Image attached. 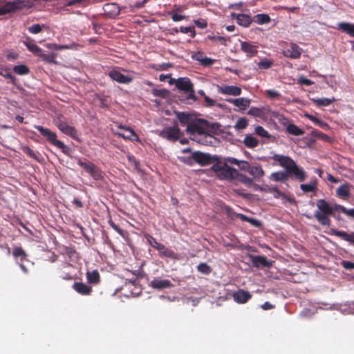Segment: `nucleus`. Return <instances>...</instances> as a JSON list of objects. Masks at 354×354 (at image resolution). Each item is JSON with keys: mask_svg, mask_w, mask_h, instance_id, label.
Returning <instances> with one entry per match:
<instances>
[{"mask_svg": "<svg viewBox=\"0 0 354 354\" xmlns=\"http://www.w3.org/2000/svg\"><path fill=\"white\" fill-rule=\"evenodd\" d=\"M338 28L342 31L354 37V24L342 22L338 24Z\"/></svg>", "mask_w": 354, "mask_h": 354, "instance_id": "25", "label": "nucleus"}, {"mask_svg": "<svg viewBox=\"0 0 354 354\" xmlns=\"http://www.w3.org/2000/svg\"><path fill=\"white\" fill-rule=\"evenodd\" d=\"M237 22L239 25L248 27L251 24L250 17L245 14H239L236 17Z\"/></svg>", "mask_w": 354, "mask_h": 354, "instance_id": "30", "label": "nucleus"}, {"mask_svg": "<svg viewBox=\"0 0 354 354\" xmlns=\"http://www.w3.org/2000/svg\"><path fill=\"white\" fill-rule=\"evenodd\" d=\"M243 142L248 147L254 148L258 145L259 141L252 136H247L245 138Z\"/></svg>", "mask_w": 354, "mask_h": 354, "instance_id": "35", "label": "nucleus"}, {"mask_svg": "<svg viewBox=\"0 0 354 354\" xmlns=\"http://www.w3.org/2000/svg\"><path fill=\"white\" fill-rule=\"evenodd\" d=\"M166 246L162 243H159L156 248L155 249H156L157 250H158L159 253H160V256L162 254V253L163 252V251L166 249Z\"/></svg>", "mask_w": 354, "mask_h": 354, "instance_id": "62", "label": "nucleus"}, {"mask_svg": "<svg viewBox=\"0 0 354 354\" xmlns=\"http://www.w3.org/2000/svg\"><path fill=\"white\" fill-rule=\"evenodd\" d=\"M64 134L71 136L73 138H75L77 136V130L76 129L69 125L67 122H66L59 129Z\"/></svg>", "mask_w": 354, "mask_h": 354, "instance_id": "26", "label": "nucleus"}, {"mask_svg": "<svg viewBox=\"0 0 354 354\" xmlns=\"http://www.w3.org/2000/svg\"><path fill=\"white\" fill-rule=\"evenodd\" d=\"M266 95L270 99L278 98L280 96L279 93L275 90H268L266 91Z\"/></svg>", "mask_w": 354, "mask_h": 354, "instance_id": "51", "label": "nucleus"}, {"mask_svg": "<svg viewBox=\"0 0 354 354\" xmlns=\"http://www.w3.org/2000/svg\"><path fill=\"white\" fill-rule=\"evenodd\" d=\"M317 182L316 179L312 180L308 184H301L300 189L304 192H311L317 189Z\"/></svg>", "mask_w": 354, "mask_h": 354, "instance_id": "27", "label": "nucleus"}, {"mask_svg": "<svg viewBox=\"0 0 354 354\" xmlns=\"http://www.w3.org/2000/svg\"><path fill=\"white\" fill-rule=\"evenodd\" d=\"M333 234L346 241L349 242L350 243L354 245V232L348 234L344 231L333 230Z\"/></svg>", "mask_w": 354, "mask_h": 354, "instance_id": "19", "label": "nucleus"}, {"mask_svg": "<svg viewBox=\"0 0 354 354\" xmlns=\"http://www.w3.org/2000/svg\"><path fill=\"white\" fill-rule=\"evenodd\" d=\"M248 125V120L245 118H239L235 124V129L240 130L244 129Z\"/></svg>", "mask_w": 354, "mask_h": 354, "instance_id": "44", "label": "nucleus"}, {"mask_svg": "<svg viewBox=\"0 0 354 354\" xmlns=\"http://www.w3.org/2000/svg\"><path fill=\"white\" fill-rule=\"evenodd\" d=\"M104 10L106 12H109V11H113L115 13H118V7L115 4H106L104 6Z\"/></svg>", "mask_w": 354, "mask_h": 354, "instance_id": "52", "label": "nucleus"}, {"mask_svg": "<svg viewBox=\"0 0 354 354\" xmlns=\"http://www.w3.org/2000/svg\"><path fill=\"white\" fill-rule=\"evenodd\" d=\"M228 101L242 110H245L250 104V100L244 97L231 99Z\"/></svg>", "mask_w": 354, "mask_h": 354, "instance_id": "23", "label": "nucleus"}, {"mask_svg": "<svg viewBox=\"0 0 354 354\" xmlns=\"http://www.w3.org/2000/svg\"><path fill=\"white\" fill-rule=\"evenodd\" d=\"M313 101L316 103L317 106H326L330 105L332 102L335 101L334 97L332 98H319L314 99Z\"/></svg>", "mask_w": 354, "mask_h": 354, "instance_id": "34", "label": "nucleus"}, {"mask_svg": "<svg viewBox=\"0 0 354 354\" xmlns=\"http://www.w3.org/2000/svg\"><path fill=\"white\" fill-rule=\"evenodd\" d=\"M233 299L238 304H245L252 297V295L243 289H239L233 293Z\"/></svg>", "mask_w": 354, "mask_h": 354, "instance_id": "13", "label": "nucleus"}, {"mask_svg": "<svg viewBox=\"0 0 354 354\" xmlns=\"http://www.w3.org/2000/svg\"><path fill=\"white\" fill-rule=\"evenodd\" d=\"M238 216L242 220V221H249L250 223L255 225H257V220H254L253 218H248L246 216L243 215V214H239Z\"/></svg>", "mask_w": 354, "mask_h": 354, "instance_id": "56", "label": "nucleus"}, {"mask_svg": "<svg viewBox=\"0 0 354 354\" xmlns=\"http://www.w3.org/2000/svg\"><path fill=\"white\" fill-rule=\"evenodd\" d=\"M110 226L115 230L118 234L123 236V230H122L118 225H117L112 220L109 221Z\"/></svg>", "mask_w": 354, "mask_h": 354, "instance_id": "53", "label": "nucleus"}, {"mask_svg": "<svg viewBox=\"0 0 354 354\" xmlns=\"http://www.w3.org/2000/svg\"><path fill=\"white\" fill-rule=\"evenodd\" d=\"M35 128L38 129L41 135H43L44 138L53 145L59 149L64 148V144L60 140H57V135L55 133L41 126H36ZM63 152L66 153L64 149H63Z\"/></svg>", "mask_w": 354, "mask_h": 354, "instance_id": "8", "label": "nucleus"}, {"mask_svg": "<svg viewBox=\"0 0 354 354\" xmlns=\"http://www.w3.org/2000/svg\"><path fill=\"white\" fill-rule=\"evenodd\" d=\"M181 133L176 123L173 127H166L160 132V136L171 141L177 140L181 137Z\"/></svg>", "mask_w": 354, "mask_h": 354, "instance_id": "9", "label": "nucleus"}, {"mask_svg": "<svg viewBox=\"0 0 354 354\" xmlns=\"http://www.w3.org/2000/svg\"><path fill=\"white\" fill-rule=\"evenodd\" d=\"M14 72L19 75H26L28 73L29 70L28 67L24 65L15 66L13 68Z\"/></svg>", "mask_w": 354, "mask_h": 354, "instance_id": "43", "label": "nucleus"}, {"mask_svg": "<svg viewBox=\"0 0 354 354\" xmlns=\"http://www.w3.org/2000/svg\"><path fill=\"white\" fill-rule=\"evenodd\" d=\"M119 131L117 132V133L125 138L129 139L131 140H138V136L136 134L134 131L131 129V128L125 127L122 125H120L118 127Z\"/></svg>", "mask_w": 354, "mask_h": 354, "instance_id": "14", "label": "nucleus"}, {"mask_svg": "<svg viewBox=\"0 0 354 354\" xmlns=\"http://www.w3.org/2000/svg\"><path fill=\"white\" fill-rule=\"evenodd\" d=\"M73 288L82 295H90L93 292L92 287L82 282H75Z\"/></svg>", "mask_w": 354, "mask_h": 354, "instance_id": "16", "label": "nucleus"}, {"mask_svg": "<svg viewBox=\"0 0 354 354\" xmlns=\"http://www.w3.org/2000/svg\"><path fill=\"white\" fill-rule=\"evenodd\" d=\"M283 55L292 59H297L301 56V49L295 44H291L290 47L283 51Z\"/></svg>", "mask_w": 354, "mask_h": 354, "instance_id": "15", "label": "nucleus"}, {"mask_svg": "<svg viewBox=\"0 0 354 354\" xmlns=\"http://www.w3.org/2000/svg\"><path fill=\"white\" fill-rule=\"evenodd\" d=\"M220 93L233 96L239 95L241 93V88L236 86H224L218 88Z\"/></svg>", "mask_w": 354, "mask_h": 354, "instance_id": "18", "label": "nucleus"}, {"mask_svg": "<svg viewBox=\"0 0 354 354\" xmlns=\"http://www.w3.org/2000/svg\"><path fill=\"white\" fill-rule=\"evenodd\" d=\"M44 61L48 63L57 64L55 61V55L54 53L44 54L42 52L39 55Z\"/></svg>", "mask_w": 354, "mask_h": 354, "instance_id": "40", "label": "nucleus"}, {"mask_svg": "<svg viewBox=\"0 0 354 354\" xmlns=\"http://www.w3.org/2000/svg\"><path fill=\"white\" fill-rule=\"evenodd\" d=\"M342 265L344 268L346 270H352L354 269V263L349 261H344L342 263Z\"/></svg>", "mask_w": 354, "mask_h": 354, "instance_id": "54", "label": "nucleus"}, {"mask_svg": "<svg viewBox=\"0 0 354 354\" xmlns=\"http://www.w3.org/2000/svg\"><path fill=\"white\" fill-rule=\"evenodd\" d=\"M197 270L204 274H209L212 272V268L206 263H201L197 266Z\"/></svg>", "mask_w": 354, "mask_h": 354, "instance_id": "37", "label": "nucleus"}, {"mask_svg": "<svg viewBox=\"0 0 354 354\" xmlns=\"http://www.w3.org/2000/svg\"><path fill=\"white\" fill-rule=\"evenodd\" d=\"M298 82H299V83L304 84V85H306V86H309L313 84V82H311L310 80L307 79L306 77H305L304 76L300 77L298 79Z\"/></svg>", "mask_w": 354, "mask_h": 354, "instance_id": "55", "label": "nucleus"}, {"mask_svg": "<svg viewBox=\"0 0 354 354\" xmlns=\"http://www.w3.org/2000/svg\"><path fill=\"white\" fill-rule=\"evenodd\" d=\"M288 133L295 136H301L304 134L303 130L295 124H289L287 127Z\"/></svg>", "mask_w": 354, "mask_h": 354, "instance_id": "38", "label": "nucleus"}, {"mask_svg": "<svg viewBox=\"0 0 354 354\" xmlns=\"http://www.w3.org/2000/svg\"><path fill=\"white\" fill-rule=\"evenodd\" d=\"M53 123L59 129H60V128L66 123V122L62 121L60 117H57L54 119Z\"/></svg>", "mask_w": 354, "mask_h": 354, "instance_id": "57", "label": "nucleus"}, {"mask_svg": "<svg viewBox=\"0 0 354 354\" xmlns=\"http://www.w3.org/2000/svg\"><path fill=\"white\" fill-rule=\"evenodd\" d=\"M109 75L113 80L121 84H129L133 80L132 77L125 76L116 69L110 71Z\"/></svg>", "mask_w": 354, "mask_h": 354, "instance_id": "12", "label": "nucleus"}, {"mask_svg": "<svg viewBox=\"0 0 354 354\" xmlns=\"http://www.w3.org/2000/svg\"><path fill=\"white\" fill-rule=\"evenodd\" d=\"M248 172L254 177L259 178L264 175V171L261 167L254 166L250 167Z\"/></svg>", "mask_w": 354, "mask_h": 354, "instance_id": "33", "label": "nucleus"}, {"mask_svg": "<svg viewBox=\"0 0 354 354\" xmlns=\"http://www.w3.org/2000/svg\"><path fill=\"white\" fill-rule=\"evenodd\" d=\"M227 161L230 163L236 164L241 170L248 171L250 169V164L247 161H239L235 158H229Z\"/></svg>", "mask_w": 354, "mask_h": 354, "instance_id": "31", "label": "nucleus"}, {"mask_svg": "<svg viewBox=\"0 0 354 354\" xmlns=\"http://www.w3.org/2000/svg\"><path fill=\"white\" fill-rule=\"evenodd\" d=\"M180 160L188 165H192L194 162L201 166H206L211 164H215L218 159V156H180Z\"/></svg>", "mask_w": 354, "mask_h": 354, "instance_id": "5", "label": "nucleus"}, {"mask_svg": "<svg viewBox=\"0 0 354 354\" xmlns=\"http://www.w3.org/2000/svg\"><path fill=\"white\" fill-rule=\"evenodd\" d=\"M149 286L153 289L161 290L167 288H171L174 286L171 281L155 277L149 283Z\"/></svg>", "mask_w": 354, "mask_h": 354, "instance_id": "10", "label": "nucleus"}, {"mask_svg": "<svg viewBox=\"0 0 354 354\" xmlns=\"http://www.w3.org/2000/svg\"><path fill=\"white\" fill-rule=\"evenodd\" d=\"M336 194L340 198H348L350 196V185L348 183L342 185L337 189Z\"/></svg>", "mask_w": 354, "mask_h": 354, "instance_id": "22", "label": "nucleus"}, {"mask_svg": "<svg viewBox=\"0 0 354 354\" xmlns=\"http://www.w3.org/2000/svg\"><path fill=\"white\" fill-rule=\"evenodd\" d=\"M311 133L315 138H320V139H322V140H326V141H330V137H328L326 134H324V133L319 132L317 130L312 131Z\"/></svg>", "mask_w": 354, "mask_h": 354, "instance_id": "47", "label": "nucleus"}, {"mask_svg": "<svg viewBox=\"0 0 354 354\" xmlns=\"http://www.w3.org/2000/svg\"><path fill=\"white\" fill-rule=\"evenodd\" d=\"M241 180L244 182L245 184L251 185L252 183V179L247 178L246 176H241Z\"/></svg>", "mask_w": 354, "mask_h": 354, "instance_id": "64", "label": "nucleus"}, {"mask_svg": "<svg viewBox=\"0 0 354 354\" xmlns=\"http://www.w3.org/2000/svg\"><path fill=\"white\" fill-rule=\"evenodd\" d=\"M145 236L147 239L149 244L154 248L160 243L157 241V240L153 236H152L151 235H150L149 234H146L145 235Z\"/></svg>", "mask_w": 354, "mask_h": 354, "instance_id": "49", "label": "nucleus"}, {"mask_svg": "<svg viewBox=\"0 0 354 354\" xmlns=\"http://www.w3.org/2000/svg\"><path fill=\"white\" fill-rule=\"evenodd\" d=\"M216 176L221 180H232L238 176V171L228 166L226 161L222 162L218 158L215 164L212 167Z\"/></svg>", "mask_w": 354, "mask_h": 354, "instance_id": "4", "label": "nucleus"}, {"mask_svg": "<svg viewBox=\"0 0 354 354\" xmlns=\"http://www.w3.org/2000/svg\"><path fill=\"white\" fill-rule=\"evenodd\" d=\"M272 65V62L267 59H263L258 63V66L261 69H268L270 68Z\"/></svg>", "mask_w": 354, "mask_h": 354, "instance_id": "46", "label": "nucleus"}, {"mask_svg": "<svg viewBox=\"0 0 354 354\" xmlns=\"http://www.w3.org/2000/svg\"><path fill=\"white\" fill-rule=\"evenodd\" d=\"M24 44L30 51L32 52L38 56L42 51L41 49L39 47H38L36 44H31L28 41H24Z\"/></svg>", "mask_w": 354, "mask_h": 354, "instance_id": "41", "label": "nucleus"}, {"mask_svg": "<svg viewBox=\"0 0 354 354\" xmlns=\"http://www.w3.org/2000/svg\"><path fill=\"white\" fill-rule=\"evenodd\" d=\"M305 115L322 129L327 130L329 129L328 124L324 121L309 114H306Z\"/></svg>", "mask_w": 354, "mask_h": 354, "instance_id": "29", "label": "nucleus"}, {"mask_svg": "<svg viewBox=\"0 0 354 354\" xmlns=\"http://www.w3.org/2000/svg\"><path fill=\"white\" fill-rule=\"evenodd\" d=\"M88 283L93 285H97L100 282V275L97 270L88 271L86 273Z\"/></svg>", "mask_w": 354, "mask_h": 354, "instance_id": "21", "label": "nucleus"}, {"mask_svg": "<svg viewBox=\"0 0 354 354\" xmlns=\"http://www.w3.org/2000/svg\"><path fill=\"white\" fill-rule=\"evenodd\" d=\"M261 308L265 310H270V309H272L274 308V306L271 304L270 302L268 301H266L265 302L262 306H261Z\"/></svg>", "mask_w": 354, "mask_h": 354, "instance_id": "61", "label": "nucleus"}, {"mask_svg": "<svg viewBox=\"0 0 354 354\" xmlns=\"http://www.w3.org/2000/svg\"><path fill=\"white\" fill-rule=\"evenodd\" d=\"M171 18L174 21H180L185 19V16L179 15L177 12H173Z\"/></svg>", "mask_w": 354, "mask_h": 354, "instance_id": "58", "label": "nucleus"}, {"mask_svg": "<svg viewBox=\"0 0 354 354\" xmlns=\"http://www.w3.org/2000/svg\"><path fill=\"white\" fill-rule=\"evenodd\" d=\"M271 192L274 194V196L277 198H281L283 201H288L290 203L294 202V198L288 196L285 193L279 191L276 187L272 188Z\"/></svg>", "mask_w": 354, "mask_h": 354, "instance_id": "28", "label": "nucleus"}, {"mask_svg": "<svg viewBox=\"0 0 354 354\" xmlns=\"http://www.w3.org/2000/svg\"><path fill=\"white\" fill-rule=\"evenodd\" d=\"M325 178H326V179H327L328 180H329L333 183H337L339 182L338 179L335 178L333 176H332L330 174H328V173H326Z\"/></svg>", "mask_w": 354, "mask_h": 354, "instance_id": "60", "label": "nucleus"}, {"mask_svg": "<svg viewBox=\"0 0 354 354\" xmlns=\"http://www.w3.org/2000/svg\"><path fill=\"white\" fill-rule=\"evenodd\" d=\"M192 59L198 61L203 66H210L214 60L204 55L202 52H197L192 55Z\"/></svg>", "mask_w": 354, "mask_h": 354, "instance_id": "20", "label": "nucleus"}, {"mask_svg": "<svg viewBox=\"0 0 354 354\" xmlns=\"http://www.w3.org/2000/svg\"><path fill=\"white\" fill-rule=\"evenodd\" d=\"M73 203L76 205L78 208L83 207V203L78 198H75L73 201Z\"/></svg>", "mask_w": 354, "mask_h": 354, "instance_id": "63", "label": "nucleus"}, {"mask_svg": "<svg viewBox=\"0 0 354 354\" xmlns=\"http://www.w3.org/2000/svg\"><path fill=\"white\" fill-rule=\"evenodd\" d=\"M279 164L286 169V172L277 171L271 174L270 178L274 181H285L289 176H293L299 182H303L306 178V173L303 168L299 167L290 156H272Z\"/></svg>", "mask_w": 354, "mask_h": 354, "instance_id": "2", "label": "nucleus"}, {"mask_svg": "<svg viewBox=\"0 0 354 354\" xmlns=\"http://www.w3.org/2000/svg\"><path fill=\"white\" fill-rule=\"evenodd\" d=\"M255 132L261 137H268V131L261 126H257L255 128Z\"/></svg>", "mask_w": 354, "mask_h": 354, "instance_id": "50", "label": "nucleus"}, {"mask_svg": "<svg viewBox=\"0 0 354 354\" xmlns=\"http://www.w3.org/2000/svg\"><path fill=\"white\" fill-rule=\"evenodd\" d=\"M24 3L25 2L22 0H16L8 2L4 5L6 12H7V13H10L17 10H21L24 8Z\"/></svg>", "mask_w": 354, "mask_h": 354, "instance_id": "17", "label": "nucleus"}, {"mask_svg": "<svg viewBox=\"0 0 354 354\" xmlns=\"http://www.w3.org/2000/svg\"><path fill=\"white\" fill-rule=\"evenodd\" d=\"M176 118L182 126H186V132L190 139L200 144L212 145L216 142V138L212 133L218 129L216 123L211 125L205 120L192 121L191 115L185 112H175Z\"/></svg>", "mask_w": 354, "mask_h": 354, "instance_id": "1", "label": "nucleus"}, {"mask_svg": "<svg viewBox=\"0 0 354 354\" xmlns=\"http://www.w3.org/2000/svg\"><path fill=\"white\" fill-rule=\"evenodd\" d=\"M249 257L252 265L256 268L261 266L270 268L272 266L273 261H269L265 256H254L250 254Z\"/></svg>", "mask_w": 354, "mask_h": 354, "instance_id": "11", "label": "nucleus"}, {"mask_svg": "<svg viewBox=\"0 0 354 354\" xmlns=\"http://www.w3.org/2000/svg\"><path fill=\"white\" fill-rule=\"evenodd\" d=\"M241 50L250 56H252L257 53V47L247 41L241 42Z\"/></svg>", "mask_w": 354, "mask_h": 354, "instance_id": "24", "label": "nucleus"}, {"mask_svg": "<svg viewBox=\"0 0 354 354\" xmlns=\"http://www.w3.org/2000/svg\"><path fill=\"white\" fill-rule=\"evenodd\" d=\"M176 86L178 89L188 93V96L187 97V100H192L193 101L196 100V97L194 95L193 84L189 78L180 77L177 79L176 81Z\"/></svg>", "mask_w": 354, "mask_h": 354, "instance_id": "6", "label": "nucleus"}, {"mask_svg": "<svg viewBox=\"0 0 354 354\" xmlns=\"http://www.w3.org/2000/svg\"><path fill=\"white\" fill-rule=\"evenodd\" d=\"M129 165L138 172H142L140 165V162L136 160L135 156H127Z\"/></svg>", "mask_w": 354, "mask_h": 354, "instance_id": "36", "label": "nucleus"}, {"mask_svg": "<svg viewBox=\"0 0 354 354\" xmlns=\"http://www.w3.org/2000/svg\"><path fill=\"white\" fill-rule=\"evenodd\" d=\"M194 23L200 28H205L207 27V23L205 20H196Z\"/></svg>", "mask_w": 354, "mask_h": 354, "instance_id": "59", "label": "nucleus"}, {"mask_svg": "<svg viewBox=\"0 0 354 354\" xmlns=\"http://www.w3.org/2000/svg\"><path fill=\"white\" fill-rule=\"evenodd\" d=\"M78 163L94 180H100L103 179L102 171L93 162L79 160Z\"/></svg>", "mask_w": 354, "mask_h": 354, "instance_id": "7", "label": "nucleus"}, {"mask_svg": "<svg viewBox=\"0 0 354 354\" xmlns=\"http://www.w3.org/2000/svg\"><path fill=\"white\" fill-rule=\"evenodd\" d=\"M255 20L259 24H263L269 23L270 18L266 14H258L255 16Z\"/></svg>", "mask_w": 354, "mask_h": 354, "instance_id": "39", "label": "nucleus"}, {"mask_svg": "<svg viewBox=\"0 0 354 354\" xmlns=\"http://www.w3.org/2000/svg\"><path fill=\"white\" fill-rule=\"evenodd\" d=\"M317 207L319 210L315 212L314 216L322 225H330L331 221L328 218V214H333V212H342L354 219V208L347 209L344 206L339 204H335L330 206L329 203L324 199H319L317 201Z\"/></svg>", "mask_w": 354, "mask_h": 354, "instance_id": "3", "label": "nucleus"}, {"mask_svg": "<svg viewBox=\"0 0 354 354\" xmlns=\"http://www.w3.org/2000/svg\"><path fill=\"white\" fill-rule=\"evenodd\" d=\"M248 114L256 116V117H262L263 115V111L261 109L257 108V107H252L248 111Z\"/></svg>", "mask_w": 354, "mask_h": 354, "instance_id": "45", "label": "nucleus"}, {"mask_svg": "<svg viewBox=\"0 0 354 354\" xmlns=\"http://www.w3.org/2000/svg\"><path fill=\"white\" fill-rule=\"evenodd\" d=\"M43 27H44V25L34 24L28 28V31L32 34H37L41 32Z\"/></svg>", "mask_w": 354, "mask_h": 354, "instance_id": "48", "label": "nucleus"}, {"mask_svg": "<svg viewBox=\"0 0 354 354\" xmlns=\"http://www.w3.org/2000/svg\"><path fill=\"white\" fill-rule=\"evenodd\" d=\"M160 257L169 258L172 259H177V254L174 252V250H171L169 248H166V249L163 251Z\"/></svg>", "mask_w": 354, "mask_h": 354, "instance_id": "42", "label": "nucleus"}, {"mask_svg": "<svg viewBox=\"0 0 354 354\" xmlns=\"http://www.w3.org/2000/svg\"><path fill=\"white\" fill-rule=\"evenodd\" d=\"M12 255L15 258H20L21 261L26 259L27 254L21 247H16L13 249Z\"/></svg>", "mask_w": 354, "mask_h": 354, "instance_id": "32", "label": "nucleus"}]
</instances>
